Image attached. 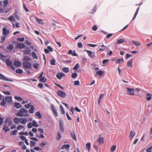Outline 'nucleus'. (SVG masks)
<instances>
[{"label":"nucleus","mask_w":152,"mask_h":152,"mask_svg":"<svg viewBox=\"0 0 152 152\" xmlns=\"http://www.w3.org/2000/svg\"><path fill=\"white\" fill-rule=\"evenodd\" d=\"M16 115L19 117L28 116V111L24 108H21L17 113Z\"/></svg>","instance_id":"1"},{"label":"nucleus","mask_w":152,"mask_h":152,"mask_svg":"<svg viewBox=\"0 0 152 152\" xmlns=\"http://www.w3.org/2000/svg\"><path fill=\"white\" fill-rule=\"evenodd\" d=\"M56 93L58 96L62 98H64L66 96V94L64 91L61 90L58 91Z\"/></svg>","instance_id":"2"},{"label":"nucleus","mask_w":152,"mask_h":152,"mask_svg":"<svg viewBox=\"0 0 152 152\" xmlns=\"http://www.w3.org/2000/svg\"><path fill=\"white\" fill-rule=\"evenodd\" d=\"M23 66L26 69H30L31 68V65L29 62H24L23 63Z\"/></svg>","instance_id":"3"},{"label":"nucleus","mask_w":152,"mask_h":152,"mask_svg":"<svg viewBox=\"0 0 152 152\" xmlns=\"http://www.w3.org/2000/svg\"><path fill=\"white\" fill-rule=\"evenodd\" d=\"M6 64L9 66L13 70H15V68L13 66L12 62L9 60H6Z\"/></svg>","instance_id":"4"},{"label":"nucleus","mask_w":152,"mask_h":152,"mask_svg":"<svg viewBox=\"0 0 152 152\" xmlns=\"http://www.w3.org/2000/svg\"><path fill=\"white\" fill-rule=\"evenodd\" d=\"M0 79L5 80V81H10L12 82L13 81V80L8 79L4 75L0 74Z\"/></svg>","instance_id":"5"},{"label":"nucleus","mask_w":152,"mask_h":152,"mask_svg":"<svg viewBox=\"0 0 152 152\" xmlns=\"http://www.w3.org/2000/svg\"><path fill=\"white\" fill-rule=\"evenodd\" d=\"M128 94L130 95H134V90L132 88H127V89Z\"/></svg>","instance_id":"6"},{"label":"nucleus","mask_w":152,"mask_h":152,"mask_svg":"<svg viewBox=\"0 0 152 152\" xmlns=\"http://www.w3.org/2000/svg\"><path fill=\"white\" fill-rule=\"evenodd\" d=\"M14 48L13 45H12L10 44L7 46L6 51L8 52H10Z\"/></svg>","instance_id":"7"},{"label":"nucleus","mask_w":152,"mask_h":152,"mask_svg":"<svg viewBox=\"0 0 152 152\" xmlns=\"http://www.w3.org/2000/svg\"><path fill=\"white\" fill-rule=\"evenodd\" d=\"M25 46L24 43H19L17 44L16 45V47L17 48L21 49L25 48Z\"/></svg>","instance_id":"8"},{"label":"nucleus","mask_w":152,"mask_h":152,"mask_svg":"<svg viewBox=\"0 0 152 152\" xmlns=\"http://www.w3.org/2000/svg\"><path fill=\"white\" fill-rule=\"evenodd\" d=\"M85 51L87 52L88 56L91 58H92L94 56V52L87 50H85Z\"/></svg>","instance_id":"9"},{"label":"nucleus","mask_w":152,"mask_h":152,"mask_svg":"<svg viewBox=\"0 0 152 152\" xmlns=\"http://www.w3.org/2000/svg\"><path fill=\"white\" fill-rule=\"evenodd\" d=\"M65 75L62 72H60L58 73L56 75V76L58 79L61 80L63 77H64Z\"/></svg>","instance_id":"10"},{"label":"nucleus","mask_w":152,"mask_h":152,"mask_svg":"<svg viewBox=\"0 0 152 152\" xmlns=\"http://www.w3.org/2000/svg\"><path fill=\"white\" fill-rule=\"evenodd\" d=\"M23 52L26 54H29L31 53V50L28 48L26 47Z\"/></svg>","instance_id":"11"},{"label":"nucleus","mask_w":152,"mask_h":152,"mask_svg":"<svg viewBox=\"0 0 152 152\" xmlns=\"http://www.w3.org/2000/svg\"><path fill=\"white\" fill-rule=\"evenodd\" d=\"M5 124H8V125L10 126L12 124V121L10 120L9 118H7L5 121Z\"/></svg>","instance_id":"12"},{"label":"nucleus","mask_w":152,"mask_h":152,"mask_svg":"<svg viewBox=\"0 0 152 152\" xmlns=\"http://www.w3.org/2000/svg\"><path fill=\"white\" fill-rule=\"evenodd\" d=\"M27 121V119L26 118H20V123L23 124H25Z\"/></svg>","instance_id":"13"},{"label":"nucleus","mask_w":152,"mask_h":152,"mask_svg":"<svg viewBox=\"0 0 152 152\" xmlns=\"http://www.w3.org/2000/svg\"><path fill=\"white\" fill-rule=\"evenodd\" d=\"M21 63L19 61H15L14 62V65L17 67H19L21 66Z\"/></svg>","instance_id":"14"},{"label":"nucleus","mask_w":152,"mask_h":152,"mask_svg":"<svg viewBox=\"0 0 152 152\" xmlns=\"http://www.w3.org/2000/svg\"><path fill=\"white\" fill-rule=\"evenodd\" d=\"M97 141L99 144H102L104 142V139L102 137H99Z\"/></svg>","instance_id":"15"},{"label":"nucleus","mask_w":152,"mask_h":152,"mask_svg":"<svg viewBox=\"0 0 152 152\" xmlns=\"http://www.w3.org/2000/svg\"><path fill=\"white\" fill-rule=\"evenodd\" d=\"M135 135V133L133 131H131L129 136L130 140H132Z\"/></svg>","instance_id":"16"},{"label":"nucleus","mask_w":152,"mask_h":152,"mask_svg":"<svg viewBox=\"0 0 152 152\" xmlns=\"http://www.w3.org/2000/svg\"><path fill=\"white\" fill-rule=\"evenodd\" d=\"M7 19L12 22H14L15 21V18L12 15H11L10 17L7 18Z\"/></svg>","instance_id":"17"},{"label":"nucleus","mask_w":152,"mask_h":152,"mask_svg":"<svg viewBox=\"0 0 152 152\" xmlns=\"http://www.w3.org/2000/svg\"><path fill=\"white\" fill-rule=\"evenodd\" d=\"M6 101L8 103L12 101V97L11 96H6L5 98Z\"/></svg>","instance_id":"18"},{"label":"nucleus","mask_w":152,"mask_h":152,"mask_svg":"<svg viewBox=\"0 0 152 152\" xmlns=\"http://www.w3.org/2000/svg\"><path fill=\"white\" fill-rule=\"evenodd\" d=\"M13 122L15 124H18L19 123H20V118H18L17 117L14 118Z\"/></svg>","instance_id":"19"},{"label":"nucleus","mask_w":152,"mask_h":152,"mask_svg":"<svg viewBox=\"0 0 152 152\" xmlns=\"http://www.w3.org/2000/svg\"><path fill=\"white\" fill-rule=\"evenodd\" d=\"M61 137V135L60 132L59 131L57 132V135L56 137V139L57 140H60Z\"/></svg>","instance_id":"20"},{"label":"nucleus","mask_w":152,"mask_h":152,"mask_svg":"<svg viewBox=\"0 0 152 152\" xmlns=\"http://www.w3.org/2000/svg\"><path fill=\"white\" fill-rule=\"evenodd\" d=\"M147 97L146 99L148 101L150 100L152 97V95L150 94L147 93L146 95Z\"/></svg>","instance_id":"21"},{"label":"nucleus","mask_w":152,"mask_h":152,"mask_svg":"<svg viewBox=\"0 0 152 152\" xmlns=\"http://www.w3.org/2000/svg\"><path fill=\"white\" fill-rule=\"evenodd\" d=\"M3 129L5 132H6L10 130V128L8 127L7 126V124H4Z\"/></svg>","instance_id":"22"},{"label":"nucleus","mask_w":152,"mask_h":152,"mask_svg":"<svg viewBox=\"0 0 152 152\" xmlns=\"http://www.w3.org/2000/svg\"><path fill=\"white\" fill-rule=\"evenodd\" d=\"M133 59H132L130 60L129 61H128L127 62V66L128 67H132V62H133Z\"/></svg>","instance_id":"23"},{"label":"nucleus","mask_w":152,"mask_h":152,"mask_svg":"<svg viewBox=\"0 0 152 152\" xmlns=\"http://www.w3.org/2000/svg\"><path fill=\"white\" fill-rule=\"evenodd\" d=\"M9 33V31L8 30H7L6 28H3V34L6 35V36H7Z\"/></svg>","instance_id":"24"},{"label":"nucleus","mask_w":152,"mask_h":152,"mask_svg":"<svg viewBox=\"0 0 152 152\" xmlns=\"http://www.w3.org/2000/svg\"><path fill=\"white\" fill-rule=\"evenodd\" d=\"M30 60V58L28 56H25L23 58V61L24 62H28Z\"/></svg>","instance_id":"25"},{"label":"nucleus","mask_w":152,"mask_h":152,"mask_svg":"<svg viewBox=\"0 0 152 152\" xmlns=\"http://www.w3.org/2000/svg\"><path fill=\"white\" fill-rule=\"evenodd\" d=\"M35 20L36 21H37L39 24L42 25L44 24L43 22V20L41 19H39L37 18H35Z\"/></svg>","instance_id":"26"},{"label":"nucleus","mask_w":152,"mask_h":152,"mask_svg":"<svg viewBox=\"0 0 152 152\" xmlns=\"http://www.w3.org/2000/svg\"><path fill=\"white\" fill-rule=\"evenodd\" d=\"M14 105L15 107L18 109L20 108L22 106L21 104L18 103H14Z\"/></svg>","instance_id":"27"},{"label":"nucleus","mask_w":152,"mask_h":152,"mask_svg":"<svg viewBox=\"0 0 152 152\" xmlns=\"http://www.w3.org/2000/svg\"><path fill=\"white\" fill-rule=\"evenodd\" d=\"M34 108L33 105L31 106L30 109L29 110V112L30 113H34Z\"/></svg>","instance_id":"28"},{"label":"nucleus","mask_w":152,"mask_h":152,"mask_svg":"<svg viewBox=\"0 0 152 152\" xmlns=\"http://www.w3.org/2000/svg\"><path fill=\"white\" fill-rule=\"evenodd\" d=\"M71 137L73 138V140L75 141H76V138L75 133L74 131H73V133H71Z\"/></svg>","instance_id":"29"},{"label":"nucleus","mask_w":152,"mask_h":152,"mask_svg":"<svg viewBox=\"0 0 152 152\" xmlns=\"http://www.w3.org/2000/svg\"><path fill=\"white\" fill-rule=\"evenodd\" d=\"M39 81L43 83H45L47 81V79L45 77H42L40 78Z\"/></svg>","instance_id":"30"},{"label":"nucleus","mask_w":152,"mask_h":152,"mask_svg":"<svg viewBox=\"0 0 152 152\" xmlns=\"http://www.w3.org/2000/svg\"><path fill=\"white\" fill-rule=\"evenodd\" d=\"M52 110L53 113L54 114L55 116H58V113L56 110H55L53 107L52 106Z\"/></svg>","instance_id":"31"},{"label":"nucleus","mask_w":152,"mask_h":152,"mask_svg":"<svg viewBox=\"0 0 152 152\" xmlns=\"http://www.w3.org/2000/svg\"><path fill=\"white\" fill-rule=\"evenodd\" d=\"M139 7H138V8L137 9L136 12L133 17V18L132 19V20H134L135 19V18H136L137 14H138V11H139Z\"/></svg>","instance_id":"32"},{"label":"nucleus","mask_w":152,"mask_h":152,"mask_svg":"<svg viewBox=\"0 0 152 152\" xmlns=\"http://www.w3.org/2000/svg\"><path fill=\"white\" fill-rule=\"evenodd\" d=\"M124 61V60L122 58L121 59L119 58L116 60L115 63L117 64H119L121 62H123Z\"/></svg>","instance_id":"33"},{"label":"nucleus","mask_w":152,"mask_h":152,"mask_svg":"<svg viewBox=\"0 0 152 152\" xmlns=\"http://www.w3.org/2000/svg\"><path fill=\"white\" fill-rule=\"evenodd\" d=\"M60 111L61 112V113L62 114H65V111L64 110L62 107V106L60 105Z\"/></svg>","instance_id":"34"},{"label":"nucleus","mask_w":152,"mask_h":152,"mask_svg":"<svg viewBox=\"0 0 152 152\" xmlns=\"http://www.w3.org/2000/svg\"><path fill=\"white\" fill-rule=\"evenodd\" d=\"M31 55H32V57L34 58H35V59H37V57L36 55V53L35 52H32V53H31Z\"/></svg>","instance_id":"35"},{"label":"nucleus","mask_w":152,"mask_h":152,"mask_svg":"<svg viewBox=\"0 0 152 152\" xmlns=\"http://www.w3.org/2000/svg\"><path fill=\"white\" fill-rule=\"evenodd\" d=\"M96 73L99 76H102L104 74V72L102 71H99L96 72Z\"/></svg>","instance_id":"36"},{"label":"nucleus","mask_w":152,"mask_h":152,"mask_svg":"<svg viewBox=\"0 0 152 152\" xmlns=\"http://www.w3.org/2000/svg\"><path fill=\"white\" fill-rule=\"evenodd\" d=\"M30 146L31 147H33L35 146L36 144V142L33 141H30Z\"/></svg>","instance_id":"37"},{"label":"nucleus","mask_w":152,"mask_h":152,"mask_svg":"<svg viewBox=\"0 0 152 152\" xmlns=\"http://www.w3.org/2000/svg\"><path fill=\"white\" fill-rule=\"evenodd\" d=\"M70 147V145L69 144H66L64 145H63L62 147L61 148L62 149H63V148H69Z\"/></svg>","instance_id":"38"},{"label":"nucleus","mask_w":152,"mask_h":152,"mask_svg":"<svg viewBox=\"0 0 152 152\" xmlns=\"http://www.w3.org/2000/svg\"><path fill=\"white\" fill-rule=\"evenodd\" d=\"M32 124L33 126H34L37 127L38 126V124L37 122L34 120H33L32 121Z\"/></svg>","instance_id":"39"},{"label":"nucleus","mask_w":152,"mask_h":152,"mask_svg":"<svg viewBox=\"0 0 152 152\" xmlns=\"http://www.w3.org/2000/svg\"><path fill=\"white\" fill-rule=\"evenodd\" d=\"M116 148V145H114L112 146L110 150L111 152H113L115 150Z\"/></svg>","instance_id":"40"},{"label":"nucleus","mask_w":152,"mask_h":152,"mask_svg":"<svg viewBox=\"0 0 152 152\" xmlns=\"http://www.w3.org/2000/svg\"><path fill=\"white\" fill-rule=\"evenodd\" d=\"M15 72L17 73H18L19 74H21L23 73V70L20 69H17L16 71Z\"/></svg>","instance_id":"41"},{"label":"nucleus","mask_w":152,"mask_h":152,"mask_svg":"<svg viewBox=\"0 0 152 152\" xmlns=\"http://www.w3.org/2000/svg\"><path fill=\"white\" fill-rule=\"evenodd\" d=\"M62 71L65 73H67L69 71V69L67 67H64L63 68Z\"/></svg>","instance_id":"42"},{"label":"nucleus","mask_w":152,"mask_h":152,"mask_svg":"<svg viewBox=\"0 0 152 152\" xmlns=\"http://www.w3.org/2000/svg\"><path fill=\"white\" fill-rule=\"evenodd\" d=\"M124 41L125 40L124 39H120L118 41L117 43L118 44H120L124 42Z\"/></svg>","instance_id":"43"},{"label":"nucleus","mask_w":152,"mask_h":152,"mask_svg":"<svg viewBox=\"0 0 152 152\" xmlns=\"http://www.w3.org/2000/svg\"><path fill=\"white\" fill-rule=\"evenodd\" d=\"M6 102L4 99H3L1 102V106H4L6 104Z\"/></svg>","instance_id":"44"},{"label":"nucleus","mask_w":152,"mask_h":152,"mask_svg":"<svg viewBox=\"0 0 152 152\" xmlns=\"http://www.w3.org/2000/svg\"><path fill=\"white\" fill-rule=\"evenodd\" d=\"M17 132V130H14L11 132L10 135H15L16 134Z\"/></svg>","instance_id":"45"},{"label":"nucleus","mask_w":152,"mask_h":152,"mask_svg":"<svg viewBox=\"0 0 152 152\" xmlns=\"http://www.w3.org/2000/svg\"><path fill=\"white\" fill-rule=\"evenodd\" d=\"M14 98L15 99L18 101H21L23 100V99H22V98H21L20 97L15 96L14 97Z\"/></svg>","instance_id":"46"},{"label":"nucleus","mask_w":152,"mask_h":152,"mask_svg":"<svg viewBox=\"0 0 152 152\" xmlns=\"http://www.w3.org/2000/svg\"><path fill=\"white\" fill-rule=\"evenodd\" d=\"M36 115L38 117V118L39 119L42 118L41 115L39 112H37Z\"/></svg>","instance_id":"47"},{"label":"nucleus","mask_w":152,"mask_h":152,"mask_svg":"<svg viewBox=\"0 0 152 152\" xmlns=\"http://www.w3.org/2000/svg\"><path fill=\"white\" fill-rule=\"evenodd\" d=\"M39 65V64L38 63H35L33 64V66L34 68L35 69H37L38 68V66Z\"/></svg>","instance_id":"48"},{"label":"nucleus","mask_w":152,"mask_h":152,"mask_svg":"<svg viewBox=\"0 0 152 152\" xmlns=\"http://www.w3.org/2000/svg\"><path fill=\"white\" fill-rule=\"evenodd\" d=\"M5 37H1L0 40V43H2L5 40Z\"/></svg>","instance_id":"49"},{"label":"nucleus","mask_w":152,"mask_h":152,"mask_svg":"<svg viewBox=\"0 0 152 152\" xmlns=\"http://www.w3.org/2000/svg\"><path fill=\"white\" fill-rule=\"evenodd\" d=\"M31 103H30L29 104L25 105V107L27 109H28L30 107H31Z\"/></svg>","instance_id":"50"},{"label":"nucleus","mask_w":152,"mask_h":152,"mask_svg":"<svg viewBox=\"0 0 152 152\" xmlns=\"http://www.w3.org/2000/svg\"><path fill=\"white\" fill-rule=\"evenodd\" d=\"M17 40L20 42H23L24 40V38H18L17 39Z\"/></svg>","instance_id":"51"},{"label":"nucleus","mask_w":152,"mask_h":152,"mask_svg":"<svg viewBox=\"0 0 152 152\" xmlns=\"http://www.w3.org/2000/svg\"><path fill=\"white\" fill-rule=\"evenodd\" d=\"M24 126H22L21 125H19L17 127V129L18 130H20V129L24 128Z\"/></svg>","instance_id":"52"},{"label":"nucleus","mask_w":152,"mask_h":152,"mask_svg":"<svg viewBox=\"0 0 152 152\" xmlns=\"http://www.w3.org/2000/svg\"><path fill=\"white\" fill-rule=\"evenodd\" d=\"M97 27L96 25H94V26L92 27V29L94 31H96L97 29Z\"/></svg>","instance_id":"53"},{"label":"nucleus","mask_w":152,"mask_h":152,"mask_svg":"<svg viewBox=\"0 0 152 152\" xmlns=\"http://www.w3.org/2000/svg\"><path fill=\"white\" fill-rule=\"evenodd\" d=\"M4 6V7H6L7 5L8 4V1H3Z\"/></svg>","instance_id":"54"},{"label":"nucleus","mask_w":152,"mask_h":152,"mask_svg":"<svg viewBox=\"0 0 152 152\" xmlns=\"http://www.w3.org/2000/svg\"><path fill=\"white\" fill-rule=\"evenodd\" d=\"M77 76V74L76 73H73L72 75V77L73 78H75Z\"/></svg>","instance_id":"55"},{"label":"nucleus","mask_w":152,"mask_h":152,"mask_svg":"<svg viewBox=\"0 0 152 152\" xmlns=\"http://www.w3.org/2000/svg\"><path fill=\"white\" fill-rule=\"evenodd\" d=\"M50 64L53 65H54L55 64V59H52L50 61Z\"/></svg>","instance_id":"56"},{"label":"nucleus","mask_w":152,"mask_h":152,"mask_svg":"<svg viewBox=\"0 0 152 152\" xmlns=\"http://www.w3.org/2000/svg\"><path fill=\"white\" fill-rule=\"evenodd\" d=\"M74 85L79 86L80 85V82L78 80L75 81L74 83Z\"/></svg>","instance_id":"57"},{"label":"nucleus","mask_w":152,"mask_h":152,"mask_svg":"<svg viewBox=\"0 0 152 152\" xmlns=\"http://www.w3.org/2000/svg\"><path fill=\"white\" fill-rule=\"evenodd\" d=\"M147 152H152V146H151L149 148H148L146 150Z\"/></svg>","instance_id":"58"},{"label":"nucleus","mask_w":152,"mask_h":152,"mask_svg":"<svg viewBox=\"0 0 152 152\" xmlns=\"http://www.w3.org/2000/svg\"><path fill=\"white\" fill-rule=\"evenodd\" d=\"M23 7L24 8L26 12H28L29 11L28 10L27 7H26V6L25 4L24 3L23 4Z\"/></svg>","instance_id":"59"},{"label":"nucleus","mask_w":152,"mask_h":152,"mask_svg":"<svg viewBox=\"0 0 152 152\" xmlns=\"http://www.w3.org/2000/svg\"><path fill=\"white\" fill-rule=\"evenodd\" d=\"M132 42L136 45L137 46H138L140 44V42H137V41H134V40L132 41Z\"/></svg>","instance_id":"60"},{"label":"nucleus","mask_w":152,"mask_h":152,"mask_svg":"<svg viewBox=\"0 0 152 152\" xmlns=\"http://www.w3.org/2000/svg\"><path fill=\"white\" fill-rule=\"evenodd\" d=\"M91 146V144L90 142L87 143L86 145V147L87 148H88L89 149H90V148Z\"/></svg>","instance_id":"61"},{"label":"nucleus","mask_w":152,"mask_h":152,"mask_svg":"<svg viewBox=\"0 0 152 152\" xmlns=\"http://www.w3.org/2000/svg\"><path fill=\"white\" fill-rule=\"evenodd\" d=\"M3 92L7 95H10L11 94L10 92L9 91H3Z\"/></svg>","instance_id":"62"},{"label":"nucleus","mask_w":152,"mask_h":152,"mask_svg":"<svg viewBox=\"0 0 152 152\" xmlns=\"http://www.w3.org/2000/svg\"><path fill=\"white\" fill-rule=\"evenodd\" d=\"M33 124L31 122L29 123L28 125V127L29 128H31L32 127Z\"/></svg>","instance_id":"63"},{"label":"nucleus","mask_w":152,"mask_h":152,"mask_svg":"<svg viewBox=\"0 0 152 152\" xmlns=\"http://www.w3.org/2000/svg\"><path fill=\"white\" fill-rule=\"evenodd\" d=\"M79 67V65L78 64H77L74 67L73 69L74 70H76Z\"/></svg>","instance_id":"64"}]
</instances>
